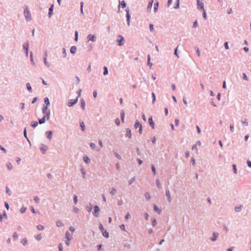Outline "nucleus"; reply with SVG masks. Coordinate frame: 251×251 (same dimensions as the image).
<instances>
[{"instance_id":"obj_1","label":"nucleus","mask_w":251,"mask_h":251,"mask_svg":"<svg viewBox=\"0 0 251 251\" xmlns=\"http://www.w3.org/2000/svg\"><path fill=\"white\" fill-rule=\"evenodd\" d=\"M24 14H25V19L27 21H29L31 20V16L30 11H29L28 8H27V7H26V8L25 9Z\"/></svg>"},{"instance_id":"obj_2","label":"nucleus","mask_w":251,"mask_h":251,"mask_svg":"<svg viewBox=\"0 0 251 251\" xmlns=\"http://www.w3.org/2000/svg\"><path fill=\"white\" fill-rule=\"evenodd\" d=\"M49 119H50L49 114L48 113L47 115H45L43 118H42L39 120V123L40 124H44L46 122V121L49 120Z\"/></svg>"},{"instance_id":"obj_3","label":"nucleus","mask_w":251,"mask_h":251,"mask_svg":"<svg viewBox=\"0 0 251 251\" xmlns=\"http://www.w3.org/2000/svg\"><path fill=\"white\" fill-rule=\"evenodd\" d=\"M134 127H135V128H139V133L140 134L142 133V126L141 124L139 122H136V123L134 125Z\"/></svg>"},{"instance_id":"obj_4","label":"nucleus","mask_w":251,"mask_h":251,"mask_svg":"<svg viewBox=\"0 0 251 251\" xmlns=\"http://www.w3.org/2000/svg\"><path fill=\"white\" fill-rule=\"evenodd\" d=\"M77 100H78V97L76 99L71 100L68 103V106L69 107L73 106L74 104H75L77 102Z\"/></svg>"},{"instance_id":"obj_5","label":"nucleus","mask_w":251,"mask_h":251,"mask_svg":"<svg viewBox=\"0 0 251 251\" xmlns=\"http://www.w3.org/2000/svg\"><path fill=\"white\" fill-rule=\"evenodd\" d=\"M99 211H100L99 207L97 205L95 206H94V211L93 214L95 217H98Z\"/></svg>"},{"instance_id":"obj_6","label":"nucleus","mask_w":251,"mask_h":251,"mask_svg":"<svg viewBox=\"0 0 251 251\" xmlns=\"http://www.w3.org/2000/svg\"><path fill=\"white\" fill-rule=\"evenodd\" d=\"M88 41L95 42L96 41V37L94 35L89 34L87 36Z\"/></svg>"},{"instance_id":"obj_7","label":"nucleus","mask_w":251,"mask_h":251,"mask_svg":"<svg viewBox=\"0 0 251 251\" xmlns=\"http://www.w3.org/2000/svg\"><path fill=\"white\" fill-rule=\"evenodd\" d=\"M118 43L119 46H122L124 44V38L121 35L118 36Z\"/></svg>"},{"instance_id":"obj_8","label":"nucleus","mask_w":251,"mask_h":251,"mask_svg":"<svg viewBox=\"0 0 251 251\" xmlns=\"http://www.w3.org/2000/svg\"><path fill=\"white\" fill-rule=\"evenodd\" d=\"M198 8L204 10V4L200 0H197Z\"/></svg>"},{"instance_id":"obj_9","label":"nucleus","mask_w":251,"mask_h":251,"mask_svg":"<svg viewBox=\"0 0 251 251\" xmlns=\"http://www.w3.org/2000/svg\"><path fill=\"white\" fill-rule=\"evenodd\" d=\"M48 106H44L42 109V112L44 114L47 115V114L49 113V115H50V112L49 110H48Z\"/></svg>"},{"instance_id":"obj_10","label":"nucleus","mask_w":251,"mask_h":251,"mask_svg":"<svg viewBox=\"0 0 251 251\" xmlns=\"http://www.w3.org/2000/svg\"><path fill=\"white\" fill-rule=\"evenodd\" d=\"M47 56H48L47 53V52H45L44 55V63H45V65L49 67L50 66V65H49V63L47 61Z\"/></svg>"},{"instance_id":"obj_11","label":"nucleus","mask_w":251,"mask_h":251,"mask_svg":"<svg viewBox=\"0 0 251 251\" xmlns=\"http://www.w3.org/2000/svg\"><path fill=\"white\" fill-rule=\"evenodd\" d=\"M149 123L150 125V126H151L152 128L153 129L154 128L155 125L153 121L152 118L151 117H150L149 119Z\"/></svg>"},{"instance_id":"obj_12","label":"nucleus","mask_w":251,"mask_h":251,"mask_svg":"<svg viewBox=\"0 0 251 251\" xmlns=\"http://www.w3.org/2000/svg\"><path fill=\"white\" fill-rule=\"evenodd\" d=\"M28 47H29L28 43H25L23 45V48L25 50V53H26V55H28Z\"/></svg>"},{"instance_id":"obj_13","label":"nucleus","mask_w":251,"mask_h":251,"mask_svg":"<svg viewBox=\"0 0 251 251\" xmlns=\"http://www.w3.org/2000/svg\"><path fill=\"white\" fill-rule=\"evenodd\" d=\"M153 2V0H151L150 1V2L148 4V6L147 7V8L148 11H150L151 10V7L152 6Z\"/></svg>"},{"instance_id":"obj_14","label":"nucleus","mask_w":251,"mask_h":251,"mask_svg":"<svg viewBox=\"0 0 251 251\" xmlns=\"http://www.w3.org/2000/svg\"><path fill=\"white\" fill-rule=\"evenodd\" d=\"M219 234L217 232H214L213 233V237L211 239L212 241H216L218 237Z\"/></svg>"},{"instance_id":"obj_15","label":"nucleus","mask_w":251,"mask_h":251,"mask_svg":"<svg viewBox=\"0 0 251 251\" xmlns=\"http://www.w3.org/2000/svg\"><path fill=\"white\" fill-rule=\"evenodd\" d=\"M48 149V147L46 146L42 145L40 148V150L43 153H45Z\"/></svg>"},{"instance_id":"obj_16","label":"nucleus","mask_w":251,"mask_h":251,"mask_svg":"<svg viewBox=\"0 0 251 251\" xmlns=\"http://www.w3.org/2000/svg\"><path fill=\"white\" fill-rule=\"evenodd\" d=\"M126 136L130 138L131 137V130L129 128H127L126 130Z\"/></svg>"},{"instance_id":"obj_17","label":"nucleus","mask_w":251,"mask_h":251,"mask_svg":"<svg viewBox=\"0 0 251 251\" xmlns=\"http://www.w3.org/2000/svg\"><path fill=\"white\" fill-rule=\"evenodd\" d=\"M126 17L127 19V25H129L130 24V15L128 10L126 11Z\"/></svg>"},{"instance_id":"obj_18","label":"nucleus","mask_w":251,"mask_h":251,"mask_svg":"<svg viewBox=\"0 0 251 251\" xmlns=\"http://www.w3.org/2000/svg\"><path fill=\"white\" fill-rule=\"evenodd\" d=\"M166 197H167L168 200L169 202L171 201V197L170 194V192L169 190L166 191Z\"/></svg>"},{"instance_id":"obj_19","label":"nucleus","mask_w":251,"mask_h":251,"mask_svg":"<svg viewBox=\"0 0 251 251\" xmlns=\"http://www.w3.org/2000/svg\"><path fill=\"white\" fill-rule=\"evenodd\" d=\"M56 224L58 227H62L64 226L63 223L60 220L57 221Z\"/></svg>"},{"instance_id":"obj_20","label":"nucleus","mask_w":251,"mask_h":251,"mask_svg":"<svg viewBox=\"0 0 251 251\" xmlns=\"http://www.w3.org/2000/svg\"><path fill=\"white\" fill-rule=\"evenodd\" d=\"M76 47L75 46H72L71 48V49H70V52L74 54L76 52Z\"/></svg>"},{"instance_id":"obj_21","label":"nucleus","mask_w":251,"mask_h":251,"mask_svg":"<svg viewBox=\"0 0 251 251\" xmlns=\"http://www.w3.org/2000/svg\"><path fill=\"white\" fill-rule=\"evenodd\" d=\"M47 134L48 138L50 140H51V139L52 138V132L51 131H48L47 132Z\"/></svg>"},{"instance_id":"obj_22","label":"nucleus","mask_w":251,"mask_h":251,"mask_svg":"<svg viewBox=\"0 0 251 251\" xmlns=\"http://www.w3.org/2000/svg\"><path fill=\"white\" fill-rule=\"evenodd\" d=\"M102 233L103 236H104L105 237L107 238L109 237V233L107 231L103 230V231H102Z\"/></svg>"},{"instance_id":"obj_23","label":"nucleus","mask_w":251,"mask_h":251,"mask_svg":"<svg viewBox=\"0 0 251 251\" xmlns=\"http://www.w3.org/2000/svg\"><path fill=\"white\" fill-rule=\"evenodd\" d=\"M53 9V5H52L49 8V17H50L52 14V11Z\"/></svg>"},{"instance_id":"obj_24","label":"nucleus","mask_w":251,"mask_h":251,"mask_svg":"<svg viewBox=\"0 0 251 251\" xmlns=\"http://www.w3.org/2000/svg\"><path fill=\"white\" fill-rule=\"evenodd\" d=\"M44 102L46 104V106H48L49 105H50V103L49 101V100L47 97L44 98Z\"/></svg>"},{"instance_id":"obj_25","label":"nucleus","mask_w":251,"mask_h":251,"mask_svg":"<svg viewBox=\"0 0 251 251\" xmlns=\"http://www.w3.org/2000/svg\"><path fill=\"white\" fill-rule=\"evenodd\" d=\"M38 122L37 121H33L31 122V126L33 127H35L38 126Z\"/></svg>"},{"instance_id":"obj_26","label":"nucleus","mask_w":251,"mask_h":251,"mask_svg":"<svg viewBox=\"0 0 251 251\" xmlns=\"http://www.w3.org/2000/svg\"><path fill=\"white\" fill-rule=\"evenodd\" d=\"M85 102L83 100H81V107L83 109H85Z\"/></svg>"},{"instance_id":"obj_27","label":"nucleus","mask_w":251,"mask_h":251,"mask_svg":"<svg viewBox=\"0 0 251 251\" xmlns=\"http://www.w3.org/2000/svg\"><path fill=\"white\" fill-rule=\"evenodd\" d=\"M158 7V2H156L154 4V10L155 12H156L157 11Z\"/></svg>"},{"instance_id":"obj_28","label":"nucleus","mask_w":251,"mask_h":251,"mask_svg":"<svg viewBox=\"0 0 251 251\" xmlns=\"http://www.w3.org/2000/svg\"><path fill=\"white\" fill-rule=\"evenodd\" d=\"M26 87H27V89H28V90L30 92H32V88H31V86L30 84V83H27L26 84Z\"/></svg>"},{"instance_id":"obj_29","label":"nucleus","mask_w":251,"mask_h":251,"mask_svg":"<svg viewBox=\"0 0 251 251\" xmlns=\"http://www.w3.org/2000/svg\"><path fill=\"white\" fill-rule=\"evenodd\" d=\"M154 210L158 214H160L161 213V210L159 208H158L156 205H154Z\"/></svg>"},{"instance_id":"obj_30","label":"nucleus","mask_w":251,"mask_h":251,"mask_svg":"<svg viewBox=\"0 0 251 251\" xmlns=\"http://www.w3.org/2000/svg\"><path fill=\"white\" fill-rule=\"evenodd\" d=\"M83 160L86 163H88L90 162V159L87 156H84Z\"/></svg>"},{"instance_id":"obj_31","label":"nucleus","mask_w":251,"mask_h":251,"mask_svg":"<svg viewBox=\"0 0 251 251\" xmlns=\"http://www.w3.org/2000/svg\"><path fill=\"white\" fill-rule=\"evenodd\" d=\"M242 123L244 125L246 126H247L248 124V120L247 119H244V120H243L242 121Z\"/></svg>"},{"instance_id":"obj_32","label":"nucleus","mask_w":251,"mask_h":251,"mask_svg":"<svg viewBox=\"0 0 251 251\" xmlns=\"http://www.w3.org/2000/svg\"><path fill=\"white\" fill-rule=\"evenodd\" d=\"M22 243L23 245H25L27 243V240L26 238H24L22 240Z\"/></svg>"},{"instance_id":"obj_33","label":"nucleus","mask_w":251,"mask_h":251,"mask_svg":"<svg viewBox=\"0 0 251 251\" xmlns=\"http://www.w3.org/2000/svg\"><path fill=\"white\" fill-rule=\"evenodd\" d=\"M145 197L147 200H150L151 199V195L149 193H146L145 194Z\"/></svg>"},{"instance_id":"obj_34","label":"nucleus","mask_w":251,"mask_h":251,"mask_svg":"<svg viewBox=\"0 0 251 251\" xmlns=\"http://www.w3.org/2000/svg\"><path fill=\"white\" fill-rule=\"evenodd\" d=\"M37 228L39 230H42L44 229V227L42 225H39L37 226Z\"/></svg>"},{"instance_id":"obj_35","label":"nucleus","mask_w":251,"mask_h":251,"mask_svg":"<svg viewBox=\"0 0 251 251\" xmlns=\"http://www.w3.org/2000/svg\"><path fill=\"white\" fill-rule=\"evenodd\" d=\"M116 191H117V190L115 188H112V189L110 192V193L111 195H114L115 194Z\"/></svg>"},{"instance_id":"obj_36","label":"nucleus","mask_w":251,"mask_h":251,"mask_svg":"<svg viewBox=\"0 0 251 251\" xmlns=\"http://www.w3.org/2000/svg\"><path fill=\"white\" fill-rule=\"evenodd\" d=\"M120 5L122 6V8H125V7H126V3L125 1H124V0H123V1H122L121 2V4H120Z\"/></svg>"},{"instance_id":"obj_37","label":"nucleus","mask_w":251,"mask_h":251,"mask_svg":"<svg viewBox=\"0 0 251 251\" xmlns=\"http://www.w3.org/2000/svg\"><path fill=\"white\" fill-rule=\"evenodd\" d=\"M121 116L122 121L123 122H124V117H125V113L124 111L121 112Z\"/></svg>"},{"instance_id":"obj_38","label":"nucleus","mask_w":251,"mask_h":251,"mask_svg":"<svg viewBox=\"0 0 251 251\" xmlns=\"http://www.w3.org/2000/svg\"><path fill=\"white\" fill-rule=\"evenodd\" d=\"M108 70H107V68L106 67H104V72H103V75H106L108 74Z\"/></svg>"},{"instance_id":"obj_39","label":"nucleus","mask_w":251,"mask_h":251,"mask_svg":"<svg viewBox=\"0 0 251 251\" xmlns=\"http://www.w3.org/2000/svg\"><path fill=\"white\" fill-rule=\"evenodd\" d=\"M152 171L154 175L156 174L155 168L154 165H152L151 166Z\"/></svg>"},{"instance_id":"obj_40","label":"nucleus","mask_w":251,"mask_h":251,"mask_svg":"<svg viewBox=\"0 0 251 251\" xmlns=\"http://www.w3.org/2000/svg\"><path fill=\"white\" fill-rule=\"evenodd\" d=\"M65 235H66V238H67V239L70 240V237L71 235L69 232H66Z\"/></svg>"},{"instance_id":"obj_41","label":"nucleus","mask_w":251,"mask_h":251,"mask_svg":"<svg viewBox=\"0 0 251 251\" xmlns=\"http://www.w3.org/2000/svg\"><path fill=\"white\" fill-rule=\"evenodd\" d=\"M80 126H81V127L82 128V130L83 131H84V129H85V125H84V123L83 122L80 123Z\"/></svg>"},{"instance_id":"obj_42","label":"nucleus","mask_w":251,"mask_h":251,"mask_svg":"<svg viewBox=\"0 0 251 251\" xmlns=\"http://www.w3.org/2000/svg\"><path fill=\"white\" fill-rule=\"evenodd\" d=\"M243 78L246 80H248V78L245 73L243 74Z\"/></svg>"},{"instance_id":"obj_43","label":"nucleus","mask_w":251,"mask_h":251,"mask_svg":"<svg viewBox=\"0 0 251 251\" xmlns=\"http://www.w3.org/2000/svg\"><path fill=\"white\" fill-rule=\"evenodd\" d=\"M34 200L36 203L39 202V199L37 196H35L34 198Z\"/></svg>"},{"instance_id":"obj_44","label":"nucleus","mask_w":251,"mask_h":251,"mask_svg":"<svg viewBox=\"0 0 251 251\" xmlns=\"http://www.w3.org/2000/svg\"><path fill=\"white\" fill-rule=\"evenodd\" d=\"M73 211L75 213H77L79 211V209L78 208L75 207L73 208Z\"/></svg>"},{"instance_id":"obj_45","label":"nucleus","mask_w":251,"mask_h":251,"mask_svg":"<svg viewBox=\"0 0 251 251\" xmlns=\"http://www.w3.org/2000/svg\"><path fill=\"white\" fill-rule=\"evenodd\" d=\"M41 238L42 237L41 234H39L36 236V239L38 241L40 240Z\"/></svg>"},{"instance_id":"obj_46","label":"nucleus","mask_w":251,"mask_h":251,"mask_svg":"<svg viewBox=\"0 0 251 251\" xmlns=\"http://www.w3.org/2000/svg\"><path fill=\"white\" fill-rule=\"evenodd\" d=\"M115 123L117 126H119L120 124V121L119 119L117 118L115 120Z\"/></svg>"},{"instance_id":"obj_47","label":"nucleus","mask_w":251,"mask_h":251,"mask_svg":"<svg viewBox=\"0 0 251 251\" xmlns=\"http://www.w3.org/2000/svg\"><path fill=\"white\" fill-rule=\"evenodd\" d=\"M156 185H157V187L159 188H160L161 187V184H160V181H159V180L158 179H157L156 180Z\"/></svg>"},{"instance_id":"obj_48","label":"nucleus","mask_w":251,"mask_h":251,"mask_svg":"<svg viewBox=\"0 0 251 251\" xmlns=\"http://www.w3.org/2000/svg\"><path fill=\"white\" fill-rule=\"evenodd\" d=\"M151 95L153 98L152 102L154 103L155 101V95L154 93H152Z\"/></svg>"},{"instance_id":"obj_49","label":"nucleus","mask_w":251,"mask_h":251,"mask_svg":"<svg viewBox=\"0 0 251 251\" xmlns=\"http://www.w3.org/2000/svg\"><path fill=\"white\" fill-rule=\"evenodd\" d=\"M74 201L75 204H76L77 202V197L76 195L74 196Z\"/></svg>"},{"instance_id":"obj_50","label":"nucleus","mask_w":251,"mask_h":251,"mask_svg":"<svg viewBox=\"0 0 251 251\" xmlns=\"http://www.w3.org/2000/svg\"><path fill=\"white\" fill-rule=\"evenodd\" d=\"M83 4H84V3L83 2H81L80 3V7H81V8H80V10H81V12L83 14Z\"/></svg>"},{"instance_id":"obj_51","label":"nucleus","mask_w":251,"mask_h":251,"mask_svg":"<svg viewBox=\"0 0 251 251\" xmlns=\"http://www.w3.org/2000/svg\"><path fill=\"white\" fill-rule=\"evenodd\" d=\"M18 237V234L16 233V232H14V234H13V238H14V239H17Z\"/></svg>"},{"instance_id":"obj_52","label":"nucleus","mask_w":251,"mask_h":251,"mask_svg":"<svg viewBox=\"0 0 251 251\" xmlns=\"http://www.w3.org/2000/svg\"><path fill=\"white\" fill-rule=\"evenodd\" d=\"M233 170H234V173H235V174H236V173H237V169H236V165L233 164Z\"/></svg>"},{"instance_id":"obj_53","label":"nucleus","mask_w":251,"mask_h":251,"mask_svg":"<svg viewBox=\"0 0 251 251\" xmlns=\"http://www.w3.org/2000/svg\"><path fill=\"white\" fill-rule=\"evenodd\" d=\"M78 39V32L75 31V41H77Z\"/></svg>"},{"instance_id":"obj_54","label":"nucleus","mask_w":251,"mask_h":251,"mask_svg":"<svg viewBox=\"0 0 251 251\" xmlns=\"http://www.w3.org/2000/svg\"><path fill=\"white\" fill-rule=\"evenodd\" d=\"M59 251H63V247L61 244H59L58 246Z\"/></svg>"},{"instance_id":"obj_55","label":"nucleus","mask_w":251,"mask_h":251,"mask_svg":"<svg viewBox=\"0 0 251 251\" xmlns=\"http://www.w3.org/2000/svg\"><path fill=\"white\" fill-rule=\"evenodd\" d=\"M150 30L151 31H153V25L152 24H150Z\"/></svg>"},{"instance_id":"obj_56","label":"nucleus","mask_w":251,"mask_h":251,"mask_svg":"<svg viewBox=\"0 0 251 251\" xmlns=\"http://www.w3.org/2000/svg\"><path fill=\"white\" fill-rule=\"evenodd\" d=\"M100 230H101V232L103 231V230H104V227H103V226L102 224H100Z\"/></svg>"},{"instance_id":"obj_57","label":"nucleus","mask_w":251,"mask_h":251,"mask_svg":"<svg viewBox=\"0 0 251 251\" xmlns=\"http://www.w3.org/2000/svg\"><path fill=\"white\" fill-rule=\"evenodd\" d=\"M225 48L227 50H228L229 49L228 43L227 42L225 43Z\"/></svg>"},{"instance_id":"obj_58","label":"nucleus","mask_w":251,"mask_h":251,"mask_svg":"<svg viewBox=\"0 0 251 251\" xmlns=\"http://www.w3.org/2000/svg\"><path fill=\"white\" fill-rule=\"evenodd\" d=\"M90 146L94 150L95 149V147H96V145L94 143H91L90 144Z\"/></svg>"},{"instance_id":"obj_59","label":"nucleus","mask_w":251,"mask_h":251,"mask_svg":"<svg viewBox=\"0 0 251 251\" xmlns=\"http://www.w3.org/2000/svg\"><path fill=\"white\" fill-rule=\"evenodd\" d=\"M192 149L193 150H196V151H198V149H197V146L196 145H194L192 147Z\"/></svg>"},{"instance_id":"obj_60","label":"nucleus","mask_w":251,"mask_h":251,"mask_svg":"<svg viewBox=\"0 0 251 251\" xmlns=\"http://www.w3.org/2000/svg\"><path fill=\"white\" fill-rule=\"evenodd\" d=\"M195 145L198 147H200L201 146V143L200 141H198L196 142V143L195 144Z\"/></svg>"},{"instance_id":"obj_61","label":"nucleus","mask_w":251,"mask_h":251,"mask_svg":"<svg viewBox=\"0 0 251 251\" xmlns=\"http://www.w3.org/2000/svg\"><path fill=\"white\" fill-rule=\"evenodd\" d=\"M120 228L123 230H125V226L124 225H122L120 226Z\"/></svg>"},{"instance_id":"obj_62","label":"nucleus","mask_w":251,"mask_h":251,"mask_svg":"<svg viewBox=\"0 0 251 251\" xmlns=\"http://www.w3.org/2000/svg\"><path fill=\"white\" fill-rule=\"evenodd\" d=\"M93 96L95 98H97V92L96 91H94L93 92Z\"/></svg>"},{"instance_id":"obj_63","label":"nucleus","mask_w":251,"mask_h":251,"mask_svg":"<svg viewBox=\"0 0 251 251\" xmlns=\"http://www.w3.org/2000/svg\"><path fill=\"white\" fill-rule=\"evenodd\" d=\"M7 167H8V169H9V170H11V169H12V165H11L10 163H9V164L7 165Z\"/></svg>"},{"instance_id":"obj_64","label":"nucleus","mask_w":251,"mask_h":251,"mask_svg":"<svg viewBox=\"0 0 251 251\" xmlns=\"http://www.w3.org/2000/svg\"><path fill=\"white\" fill-rule=\"evenodd\" d=\"M247 164L249 167L251 168V162L250 161H247Z\"/></svg>"}]
</instances>
